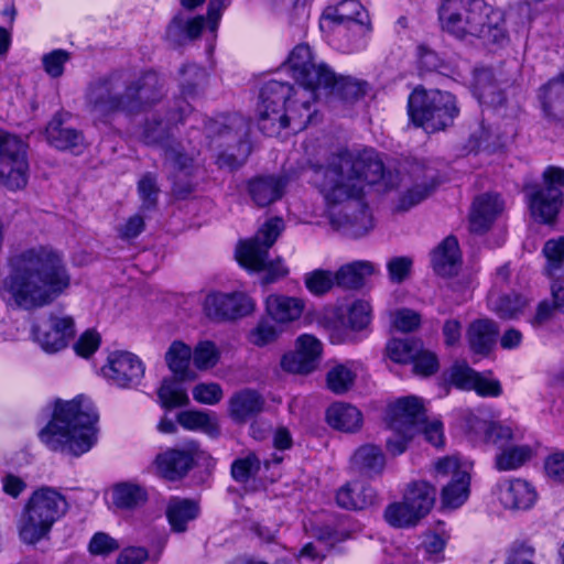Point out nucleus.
Returning a JSON list of instances; mask_svg holds the SVG:
<instances>
[{
    "mask_svg": "<svg viewBox=\"0 0 564 564\" xmlns=\"http://www.w3.org/2000/svg\"><path fill=\"white\" fill-rule=\"evenodd\" d=\"M499 334L498 324L490 318L473 321L466 330V339L469 349L479 356H488L497 341Z\"/></svg>",
    "mask_w": 564,
    "mask_h": 564,
    "instance_id": "bb28decb",
    "label": "nucleus"
},
{
    "mask_svg": "<svg viewBox=\"0 0 564 564\" xmlns=\"http://www.w3.org/2000/svg\"><path fill=\"white\" fill-rule=\"evenodd\" d=\"M208 74L196 64H184L180 68V89L184 98H194L207 84Z\"/></svg>",
    "mask_w": 564,
    "mask_h": 564,
    "instance_id": "37998d69",
    "label": "nucleus"
},
{
    "mask_svg": "<svg viewBox=\"0 0 564 564\" xmlns=\"http://www.w3.org/2000/svg\"><path fill=\"white\" fill-rule=\"evenodd\" d=\"M263 397L254 390L245 389L235 393L229 401V413L234 421L243 423L260 414L264 408Z\"/></svg>",
    "mask_w": 564,
    "mask_h": 564,
    "instance_id": "f704fd0d",
    "label": "nucleus"
},
{
    "mask_svg": "<svg viewBox=\"0 0 564 564\" xmlns=\"http://www.w3.org/2000/svg\"><path fill=\"white\" fill-rule=\"evenodd\" d=\"M199 514V506L189 499H172L166 508V517L173 532L183 533L187 530V523Z\"/></svg>",
    "mask_w": 564,
    "mask_h": 564,
    "instance_id": "58836bf2",
    "label": "nucleus"
},
{
    "mask_svg": "<svg viewBox=\"0 0 564 564\" xmlns=\"http://www.w3.org/2000/svg\"><path fill=\"white\" fill-rule=\"evenodd\" d=\"M371 321V306L368 302L359 300L351 304L348 312V323L355 330L364 329Z\"/></svg>",
    "mask_w": 564,
    "mask_h": 564,
    "instance_id": "338daca9",
    "label": "nucleus"
},
{
    "mask_svg": "<svg viewBox=\"0 0 564 564\" xmlns=\"http://www.w3.org/2000/svg\"><path fill=\"white\" fill-rule=\"evenodd\" d=\"M286 185L288 178L285 176H258L248 182V192L257 206L265 207L283 196Z\"/></svg>",
    "mask_w": 564,
    "mask_h": 564,
    "instance_id": "c85d7f7f",
    "label": "nucleus"
},
{
    "mask_svg": "<svg viewBox=\"0 0 564 564\" xmlns=\"http://www.w3.org/2000/svg\"><path fill=\"white\" fill-rule=\"evenodd\" d=\"M424 421L422 400L414 397L398 399L388 410V424L393 437L387 440V448L392 455L402 454L408 443L419 433L420 424Z\"/></svg>",
    "mask_w": 564,
    "mask_h": 564,
    "instance_id": "f8f14e48",
    "label": "nucleus"
},
{
    "mask_svg": "<svg viewBox=\"0 0 564 564\" xmlns=\"http://www.w3.org/2000/svg\"><path fill=\"white\" fill-rule=\"evenodd\" d=\"M138 192L142 200V208L152 209L155 207L159 195L156 177L152 173H145L138 182Z\"/></svg>",
    "mask_w": 564,
    "mask_h": 564,
    "instance_id": "680f3d73",
    "label": "nucleus"
},
{
    "mask_svg": "<svg viewBox=\"0 0 564 564\" xmlns=\"http://www.w3.org/2000/svg\"><path fill=\"white\" fill-rule=\"evenodd\" d=\"M284 229L283 219L273 217L265 221L251 239L240 242L236 250L239 264L253 272H264L263 284L273 283L288 274L282 260H269V250Z\"/></svg>",
    "mask_w": 564,
    "mask_h": 564,
    "instance_id": "6e6552de",
    "label": "nucleus"
},
{
    "mask_svg": "<svg viewBox=\"0 0 564 564\" xmlns=\"http://www.w3.org/2000/svg\"><path fill=\"white\" fill-rule=\"evenodd\" d=\"M350 467L355 473L375 477L384 470L386 456L379 446L365 444L358 447L350 457Z\"/></svg>",
    "mask_w": 564,
    "mask_h": 564,
    "instance_id": "2f4dec72",
    "label": "nucleus"
},
{
    "mask_svg": "<svg viewBox=\"0 0 564 564\" xmlns=\"http://www.w3.org/2000/svg\"><path fill=\"white\" fill-rule=\"evenodd\" d=\"M323 18L330 22L343 24L356 22L360 25H369V15L358 0H343L335 7H327Z\"/></svg>",
    "mask_w": 564,
    "mask_h": 564,
    "instance_id": "e433bc0d",
    "label": "nucleus"
},
{
    "mask_svg": "<svg viewBox=\"0 0 564 564\" xmlns=\"http://www.w3.org/2000/svg\"><path fill=\"white\" fill-rule=\"evenodd\" d=\"M376 272L370 261L358 260L341 265L336 272V285L346 290H357L364 285L366 276Z\"/></svg>",
    "mask_w": 564,
    "mask_h": 564,
    "instance_id": "4c0bfd02",
    "label": "nucleus"
},
{
    "mask_svg": "<svg viewBox=\"0 0 564 564\" xmlns=\"http://www.w3.org/2000/svg\"><path fill=\"white\" fill-rule=\"evenodd\" d=\"M538 99L547 120L564 122V72L540 87Z\"/></svg>",
    "mask_w": 564,
    "mask_h": 564,
    "instance_id": "a878e982",
    "label": "nucleus"
},
{
    "mask_svg": "<svg viewBox=\"0 0 564 564\" xmlns=\"http://www.w3.org/2000/svg\"><path fill=\"white\" fill-rule=\"evenodd\" d=\"M434 271L442 276L457 274L460 264L458 241L454 236L446 237L432 253Z\"/></svg>",
    "mask_w": 564,
    "mask_h": 564,
    "instance_id": "473e14b6",
    "label": "nucleus"
},
{
    "mask_svg": "<svg viewBox=\"0 0 564 564\" xmlns=\"http://www.w3.org/2000/svg\"><path fill=\"white\" fill-rule=\"evenodd\" d=\"M162 119L159 115H153L147 118L142 126L140 139L148 145H160L164 152V165L178 171H187L193 164V159L184 153L182 145L172 139L171 135V120Z\"/></svg>",
    "mask_w": 564,
    "mask_h": 564,
    "instance_id": "2eb2a0df",
    "label": "nucleus"
},
{
    "mask_svg": "<svg viewBox=\"0 0 564 564\" xmlns=\"http://www.w3.org/2000/svg\"><path fill=\"white\" fill-rule=\"evenodd\" d=\"M204 15L187 18L184 13H176L166 26V40L174 46H181L200 36L205 26Z\"/></svg>",
    "mask_w": 564,
    "mask_h": 564,
    "instance_id": "c756f323",
    "label": "nucleus"
},
{
    "mask_svg": "<svg viewBox=\"0 0 564 564\" xmlns=\"http://www.w3.org/2000/svg\"><path fill=\"white\" fill-rule=\"evenodd\" d=\"M281 333L282 328L270 321H261L250 333V341L258 347H263L275 341Z\"/></svg>",
    "mask_w": 564,
    "mask_h": 564,
    "instance_id": "0e129e2a",
    "label": "nucleus"
},
{
    "mask_svg": "<svg viewBox=\"0 0 564 564\" xmlns=\"http://www.w3.org/2000/svg\"><path fill=\"white\" fill-rule=\"evenodd\" d=\"M204 452L195 441L184 443L181 447L169 448L156 455L154 465L158 473L169 480L185 477L203 457Z\"/></svg>",
    "mask_w": 564,
    "mask_h": 564,
    "instance_id": "6ab92c4d",
    "label": "nucleus"
},
{
    "mask_svg": "<svg viewBox=\"0 0 564 564\" xmlns=\"http://www.w3.org/2000/svg\"><path fill=\"white\" fill-rule=\"evenodd\" d=\"M476 375L466 362H455L448 371V381L458 389L471 390Z\"/></svg>",
    "mask_w": 564,
    "mask_h": 564,
    "instance_id": "052dcab7",
    "label": "nucleus"
},
{
    "mask_svg": "<svg viewBox=\"0 0 564 564\" xmlns=\"http://www.w3.org/2000/svg\"><path fill=\"white\" fill-rule=\"evenodd\" d=\"M564 169L549 166L543 172V183L528 185L524 193L532 215L542 223L551 224L563 205Z\"/></svg>",
    "mask_w": 564,
    "mask_h": 564,
    "instance_id": "ddd939ff",
    "label": "nucleus"
},
{
    "mask_svg": "<svg viewBox=\"0 0 564 564\" xmlns=\"http://www.w3.org/2000/svg\"><path fill=\"white\" fill-rule=\"evenodd\" d=\"M158 397L161 405L165 409L184 406L189 403L186 391L174 379H164L162 381L158 390Z\"/></svg>",
    "mask_w": 564,
    "mask_h": 564,
    "instance_id": "864d4df0",
    "label": "nucleus"
},
{
    "mask_svg": "<svg viewBox=\"0 0 564 564\" xmlns=\"http://www.w3.org/2000/svg\"><path fill=\"white\" fill-rule=\"evenodd\" d=\"M471 429L482 436L485 443L497 446L500 449L507 447L513 437L512 430L509 426L496 422L475 419Z\"/></svg>",
    "mask_w": 564,
    "mask_h": 564,
    "instance_id": "c03bdc74",
    "label": "nucleus"
},
{
    "mask_svg": "<svg viewBox=\"0 0 564 564\" xmlns=\"http://www.w3.org/2000/svg\"><path fill=\"white\" fill-rule=\"evenodd\" d=\"M420 341L413 338H393L386 346L387 356L397 364L410 362L420 352Z\"/></svg>",
    "mask_w": 564,
    "mask_h": 564,
    "instance_id": "603ef678",
    "label": "nucleus"
},
{
    "mask_svg": "<svg viewBox=\"0 0 564 564\" xmlns=\"http://www.w3.org/2000/svg\"><path fill=\"white\" fill-rule=\"evenodd\" d=\"M378 502L377 491L368 484L350 481L336 492V503L346 510H365Z\"/></svg>",
    "mask_w": 564,
    "mask_h": 564,
    "instance_id": "cd10ccee",
    "label": "nucleus"
},
{
    "mask_svg": "<svg viewBox=\"0 0 564 564\" xmlns=\"http://www.w3.org/2000/svg\"><path fill=\"white\" fill-rule=\"evenodd\" d=\"M206 315L216 322L235 321L253 312L254 303L245 293H212L206 296Z\"/></svg>",
    "mask_w": 564,
    "mask_h": 564,
    "instance_id": "412c9836",
    "label": "nucleus"
},
{
    "mask_svg": "<svg viewBox=\"0 0 564 564\" xmlns=\"http://www.w3.org/2000/svg\"><path fill=\"white\" fill-rule=\"evenodd\" d=\"M310 169L312 183L326 205L345 204L341 212L329 214V224L355 239L375 227L371 210L364 202L366 188L381 184L384 189H392L400 182L399 173L386 171L382 160L372 150L332 154L324 164L312 163Z\"/></svg>",
    "mask_w": 564,
    "mask_h": 564,
    "instance_id": "f257e3e1",
    "label": "nucleus"
},
{
    "mask_svg": "<svg viewBox=\"0 0 564 564\" xmlns=\"http://www.w3.org/2000/svg\"><path fill=\"white\" fill-rule=\"evenodd\" d=\"M321 88L329 89L333 95L345 101H355L365 96L367 83L349 76H337L333 70L329 84L321 85Z\"/></svg>",
    "mask_w": 564,
    "mask_h": 564,
    "instance_id": "a19ab883",
    "label": "nucleus"
},
{
    "mask_svg": "<svg viewBox=\"0 0 564 564\" xmlns=\"http://www.w3.org/2000/svg\"><path fill=\"white\" fill-rule=\"evenodd\" d=\"M499 500L508 509H529L535 501L534 488L525 480H505L498 485Z\"/></svg>",
    "mask_w": 564,
    "mask_h": 564,
    "instance_id": "7c9ffc66",
    "label": "nucleus"
},
{
    "mask_svg": "<svg viewBox=\"0 0 564 564\" xmlns=\"http://www.w3.org/2000/svg\"><path fill=\"white\" fill-rule=\"evenodd\" d=\"M70 54L65 50H54L42 57L45 72L53 78L61 77L64 73V65L69 61Z\"/></svg>",
    "mask_w": 564,
    "mask_h": 564,
    "instance_id": "69168bd1",
    "label": "nucleus"
},
{
    "mask_svg": "<svg viewBox=\"0 0 564 564\" xmlns=\"http://www.w3.org/2000/svg\"><path fill=\"white\" fill-rule=\"evenodd\" d=\"M209 145L218 151L216 164L219 169L235 171L242 166L250 154L248 120L238 115H219L204 123Z\"/></svg>",
    "mask_w": 564,
    "mask_h": 564,
    "instance_id": "423d86ee",
    "label": "nucleus"
},
{
    "mask_svg": "<svg viewBox=\"0 0 564 564\" xmlns=\"http://www.w3.org/2000/svg\"><path fill=\"white\" fill-rule=\"evenodd\" d=\"M124 77L122 70H113L88 83L85 108L95 120L106 123L117 113L128 115Z\"/></svg>",
    "mask_w": 564,
    "mask_h": 564,
    "instance_id": "9d476101",
    "label": "nucleus"
},
{
    "mask_svg": "<svg viewBox=\"0 0 564 564\" xmlns=\"http://www.w3.org/2000/svg\"><path fill=\"white\" fill-rule=\"evenodd\" d=\"M356 377L351 362L335 364L326 373V387L335 394H344L352 388Z\"/></svg>",
    "mask_w": 564,
    "mask_h": 564,
    "instance_id": "09e8293b",
    "label": "nucleus"
},
{
    "mask_svg": "<svg viewBox=\"0 0 564 564\" xmlns=\"http://www.w3.org/2000/svg\"><path fill=\"white\" fill-rule=\"evenodd\" d=\"M68 502L55 488L43 486L32 492L18 522L19 536L34 545L46 539L56 521L66 514Z\"/></svg>",
    "mask_w": 564,
    "mask_h": 564,
    "instance_id": "0eeeda50",
    "label": "nucleus"
},
{
    "mask_svg": "<svg viewBox=\"0 0 564 564\" xmlns=\"http://www.w3.org/2000/svg\"><path fill=\"white\" fill-rule=\"evenodd\" d=\"M321 355V341L312 335L304 334L296 339V350L282 357L281 367L292 373L307 375L317 368Z\"/></svg>",
    "mask_w": 564,
    "mask_h": 564,
    "instance_id": "5701e85b",
    "label": "nucleus"
},
{
    "mask_svg": "<svg viewBox=\"0 0 564 564\" xmlns=\"http://www.w3.org/2000/svg\"><path fill=\"white\" fill-rule=\"evenodd\" d=\"M304 284L310 293L322 296L336 285L335 273L329 270L316 269L305 273Z\"/></svg>",
    "mask_w": 564,
    "mask_h": 564,
    "instance_id": "4d7b16f0",
    "label": "nucleus"
},
{
    "mask_svg": "<svg viewBox=\"0 0 564 564\" xmlns=\"http://www.w3.org/2000/svg\"><path fill=\"white\" fill-rule=\"evenodd\" d=\"M98 414L89 399L57 400L50 422L39 437L51 451L80 456L97 443Z\"/></svg>",
    "mask_w": 564,
    "mask_h": 564,
    "instance_id": "7ed1b4c3",
    "label": "nucleus"
},
{
    "mask_svg": "<svg viewBox=\"0 0 564 564\" xmlns=\"http://www.w3.org/2000/svg\"><path fill=\"white\" fill-rule=\"evenodd\" d=\"M176 420L185 430H200L210 436H216L219 433L216 417L205 411H182L177 414Z\"/></svg>",
    "mask_w": 564,
    "mask_h": 564,
    "instance_id": "de8ad7c7",
    "label": "nucleus"
},
{
    "mask_svg": "<svg viewBox=\"0 0 564 564\" xmlns=\"http://www.w3.org/2000/svg\"><path fill=\"white\" fill-rule=\"evenodd\" d=\"M192 359V349L182 341L175 340L169 347L165 354V361L169 369L180 381L192 379L189 375V362Z\"/></svg>",
    "mask_w": 564,
    "mask_h": 564,
    "instance_id": "79ce46f5",
    "label": "nucleus"
},
{
    "mask_svg": "<svg viewBox=\"0 0 564 564\" xmlns=\"http://www.w3.org/2000/svg\"><path fill=\"white\" fill-rule=\"evenodd\" d=\"M536 551L529 541L517 540L509 550L505 564H539Z\"/></svg>",
    "mask_w": 564,
    "mask_h": 564,
    "instance_id": "bf43d9fd",
    "label": "nucleus"
},
{
    "mask_svg": "<svg viewBox=\"0 0 564 564\" xmlns=\"http://www.w3.org/2000/svg\"><path fill=\"white\" fill-rule=\"evenodd\" d=\"M193 398L202 404H217L223 399V389L218 383H198L193 389Z\"/></svg>",
    "mask_w": 564,
    "mask_h": 564,
    "instance_id": "774afa93",
    "label": "nucleus"
},
{
    "mask_svg": "<svg viewBox=\"0 0 564 564\" xmlns=\"http://www.w3.org/2000/svg\"><path fill=\"white\" fill-rule=\"evenodd\" d=\"M383 518L393 528H412L423 519L404 498L387 506Z\"/></svg>",
    "mask_w": 564,
    "mask_h": 564,
    "instance_id": "49530a36",
    "label": "nucleus"
},
{
    "mask_svg": "<svg viewBox=\"0 0 564 564\" xmlns=\"http://www.w3.org/2000/svg\"><path fill=\"white\" fill-rule=\"evenodd\" d=\"M261 460L254 453L237 458L231 464V476L237 482H247L256 477L260 470Z\"/></svg>",
    "mask_w": 564,
    "mask_h": 564,
    "instance_id": "13d9d810",
    "label": "nucleus"
},
{
    "mask_svg": "<svg viewBox=\"0 0 564 564\" xmlns=\"http://www.w3.org/2000/svg\"><path fill=\"white\" fill-rule=\"evenodd\" d=\"M265 307L272 321L279 324H289L301 317L305 303L299 297L271 294L267 297Z\"/></svg>",
    "mask_w": 564,
    "mask_h": 564,
    "instance_id": "72a5a7b5",
    "label": "nucleus"
},
{
    "mask_svg": "<svg viewBox=\"0 0 564 564\" xmlns=\"http://www.w3.org/2000/svg\"><path fill=\"white\" fill-rule=\"evenodd\" d=\"M145 367L141 359L130 351H115L108 356L101 375L112 386L131 389L140 384Z\"/></svg>",
    "mask_w": 564,
    "mask_h": 564,
    "instance_id": "a211bd4d",
    "label": "nucleus"
},
{
    "mask_svg": "<svg viewBox=\"0 0 564 564\" xmlns=\"http://www.w3.org/2000/svg\"><path fill=\"white\" fill-rule=\"evenodd\" d=\"M502 210L503 202L499 195L486 193L477 196L469 214V230L477 235H484Z\"/></svg>",
    "mask_w": 564,
    "mask_h": 564,
    "instance_id": "b1692460",
    "label": "nucleus"
},
{
    "mask_svg": "<svg viewBox=\"0 0 564 564\" xmlns=\"http://www.w3.org/2000/svg\"><path fill=\"white\" fill-rule=\"evenodd\" d=\"M193 362L198 369L214 367L218 361V351L212 341L199 343L192 351Z\"/></svg>",
    "mask_w": 564,
    "mask_h": 564,
    "instance_id": "e2e57ef3",
    "label": "nucleus"
},
{
    "mask_svg": "<svg viewBox=\"0 0 564 564\" xmlns=\"http://www.w3.org/2000/svg\"><path fill=\"white\" fill-rule=\"evenodd\" d=\"M164 86V80L152 70L126 80L128 115H139L159 104L165 96Z\"/></svg>",
    "mask_w": 564,
    "mask_h": 564,
    "instance_id": "f3484780",
    "label": "nucleus"
},
{
    "mask_svg": "<svg viewBox=\"0 0 564 564\" xmlns=\"http://www.w3.org/2000/svg\"><path fill=\"white\" fill-rule=\"evenodd\" d=\"M286 66L302 91L301 107L307 111L316 100V90L328 85L333 69L324 62H317L307 44L296 45L290 53Z\"/></svg>",
    "mask_w": 564,
    "mask_h": 564,
    "instance_id": "9b49d317",
    "label": "nucleus"
},
{
    "mask_svg": "<svg viewBox=\"0 0 564 564\" xmlns=\"http://www.w3.org/2000/svg\"><path fill=\"white\" fill-rule=\"evenodd\" d=\"M33 335L45 351L56 352L75 336V323L72 316L51 313L47 319L33 326Z\"/></svg>",
    "mask_w": 564,
    "mask_h": 564,
    "instance_id": "aec40b11",
    "label": "nucleus"
},
{
    "mask_svg": "<svg viewBox=\"0 0 564 564\" xmlns=\"http://www.w3.org/2000/svg\"><path fill=\"white\" fill-rule=\"evenodd\" d=\"M532 299L525 291L503 290L490 291L488 305L502 319H517L523 315Z\"/></svg>",
    "mask_w": 564,
    "mask_h": 564,
    "instance_id": "393cba45",
    "label": "nucleus"
},
{
    "mask_svg": "<svg viewBox=\"0 0 564 564\" xmlns=\"http://www.w3.org/2000/svg\"><path fill=\"white\" fill-rule=\"evenodd\" d=\"M259 126L268 134L279 133L292 126L294 131L304 130L312 119V106L305 111L301 107L302 91L289 83L271 79L260 90Z\"/></svg>",
    "mask_w": 564,
    "mask_h": 564,
    "instance_id": "39448f33",
    "label": "nucleus"
},
{
    "mask_svg": "<svg viewBox=\"0 0 564 564\" xmlns=\"http://www.w3.org/2000/svg\"><path fill=\"white\" fill-rule=\"evenodd\" d=\"M437 481L447 479L441 490V502L444 508L457 509L463 506L470 494V476L463 469L456 457H444L435 463Z\"/></svg>",
    "mask_w": 564,
    "mask_h": 564,
    "instance_id": "dca6fc26",
    "label": "nucleus"
},
{
    "mask_svg": "<svg viewBox=\"0 0 564 564\" xmlns=\"http://www.w3.org/2000/svg\"><path fill=\"white\" fill-rule=\"evenodd\" d=\"M436 186L437 183L435 182L434 177H429L422 183L414 184L400 197L398 209L402 212L409 210L429 197L436 188Z\"/></svg>",
    "mask_w": 564,
    "mask_h": 564,
    "instance_id": "5fc2aeb1",
    "label": "nucleus"
},
{
    "mask_svg": "<svg viewBox=\"0 0 564 564\" xmlns=\"http://www.w3.org/2000/svg\"><path fill=\"white\" fill-rule=\"evenodd\" d=\"M26 148L18 135L0 130V184L10 191L21 189L28 183Z\"/></svg>",
    "mask_w": 564,
    "mask_h": 564,
    "instance_id": "4468645a",
    "label": "nucleus"
},
{
    "mask_svg": "<svg viewBox=\"0 0 564 564\" xmlns=\"http://www.w3.org/2000/svg\"><path fill=\"white\" fill-rule=\"evenodd\" d=\"M113 503L120 509H135L148 500L147 490L140 485L132 482H120L112 490Z\"/></svg>",
    "mask_w": 564,
    "mask_h": 564,
    "instance_id": "a18cd8bd",
    "label": "nucleus"
},
{
    "mask_svg": "<svg viewBox=\"0 0 564 564\" xmlns=\"http://www.w3.org/2000/svg\"><path fill=\"white\" fill-rule=\"evenodd\" d=\"M475 86L480 102L502 105L503 94L494 83V74L490 69L482 68L475 75Z\"/></svg>",
    "mask_w": 564,
    "mask_h": 564,
    "instance_id": "3c124183",
    "label": "nucleus"
},
{
    "mask_svg": "<svg viewBox=\"0 0 564 564\" xmlns=\"http://www.w3.org/2000/svg\"><path fill=\"white\" fill-rule=\"evenodd\" d=\"M542 252L546 260L545 275L549 279L564 278V237L547 240Z\"/></svg>",
    "mask_w": 564,
    "mask_h": 564,
    "instance_id": "8fccbe9b",
    "label": "nucleus"
},
{
    "mask_svg": "<svg viewBox=\"0 0 564 564\" xmlns=\"http://www.w3.org/2000/svg\"><path fill=\"white\" fill-rule=\"evenodd\" d=\"M70 286V275L61 253L46 247L30 248L9 261L1 290L17 307L33 311L52 304Z\"/></svg>",
    "mask_w": 564,
    "mask_h": 564,
    "instance_id": "f03ea898",
    "label": "nucleus"
},
{
    "mask_svg": "<svg viewBox=\"0 0 564 564\" xmlns=\"http://www.w3.org/2000/svg\"><path fill=\"white\" fill-rule=\"evenodd\" d=\"M438 21L443 31L460 40L475 36L500 44L507 37L502 12L482 0H441Z\"/></svg>",
    "mask_w": 564,
    "mask_h": 564,
    "instance_id": "20e7f679",
    "label": "nucleus"
},
{
    "mask_svg": "<svg viewBox=\"0 0 564 564\" xmlns=\"http://www.w3.org/2000/svg\"><path fill=\"white\" fill-rule=\"evenodd\" d=\"M408 112L416 127L432 133L452 126L459 109L455 96L448 91L416 88L409 96Z\"/></svg>",
    "mask_w": 564,
    "mask_h": 564,
    "instance_id": "1a4fd4ad",
    "label": "nucleus"
},
{
    "mask_svg": "<svg viewBox=\"0 0 564 564\" xmlns=\"http://www.w3.org/2000/svg\"><path fill=\"white\" fill-rule=\"evenodd\" d=\"M326 420L336 430L355 432L361 427L362 414L351 404L336 402L327 409Z\"/></svg>",
    "mask_w": 564,
    "mask_h": 564,
    "instance_id": "c9c22d12",
    "label": "nucleus"
},
{
    "mask_svg": "<svg viewBox=\"0 0 564 564\" xmlns=\"http://www.w3.org/2000/svg\"><path fill=\"white\" fill-rule=\"evenodd\" d=\"M403 497L424 518L435 505L436 489L427 481H414L408 486Z\"/></svg>",
    "mask_w": 564,
    "mask_h": 564,
    "instance_id": "ea45409f",
    "label": "nucleus"
},
{
    "mask_svg": "<svg viewBox=\"0 0 564 564\" xmlns=\"http://www.w3.org/2000/svg\"><path fill=\"white\" fill-rule=\"evenodd\" d=\"M532 451L529 446L505 447L496 457V467L499 470H511L520 467L530 459Z\"/></svg>",
    "mask_w": 564,
    "mask_h": 564,
    "instance_id": "6e6d98bb",
    "label": "nucleus"
},
{
    "mask_svg": "<svg viewBox=\"0 0 564 564\" xmlns=\"http://www.w3.org/2000/svg\"><path fill=\"white\" fill-rule=\"evenodd\" d=\"M69 119V112H56L46 126V141L57 150L80 153L87 142L83 131L73 127Z\"/></svg>",
    "mask_w": 564,
    "mask_h": 564,
    "instance_id": "4be33fe9",
    "label": "nucleus"
}]
</instances>
